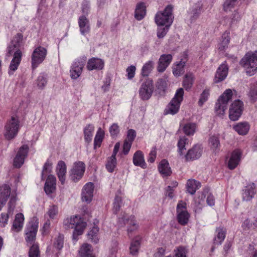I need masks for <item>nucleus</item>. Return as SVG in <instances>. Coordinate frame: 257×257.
<instances>
[{
    "label": "nucleus",
    "instance_id": "obj_1",
    "mask_svg": "<svg viewBox=\"0 0 257 257\" xmlns=\"http://www.w3.org/2000/svg\"><path fill=\"white\" fill-rule=\"evenodd\" d=\"M240 64L245 69L247 75H253L257 70V51L246 53L242 58Z\"/></svg>",
    "mask_w": 257,
    "mask_h": 257
},
{
    "label": "nucleus",
    "instance_id": "obj_2",
    "mask_svg": "<svg viewBox=\"0 0 257 257\" xmlns=\"http://www.w3.org/2000/svg\"><path fill=\"white\" fill-rule=\"evenodd\" d=\"M184 90L180 88L176 91L174 97L167 105L165 110L164 114L174 115L177 113L179 109L181 102L183 100Z\"/></svg>",
    "mask_w": 257,
    "mask_h": 257
},
{
    "label": "nucleus",
    "instance_id": "obj_3",
    "mask_svg": "<svg viewBox=\"0 0 257 257\" xmlns=\"http://www.w3.org/2000/svg\"><path fill=\"white\" fill-rule=\"evenodd\" d=\"M173 6L168 5L163 12H158L155 16V22L158 26L171 25L174 17L172 15Z\"/></svg>",
    "mask_w": 257,
    "mask_h": 257
},
{
    "label": "nucleus",
    "instance_id": "obj_4",
    "mask_svg": "<svg viewBox=\"0 0 257 257\" xmlns=\"http://www.w3.org/2000/svg\"><path fill=\"white\" fill-rule=\"evenodd\" d=\"M20 128V121L15 116H12L11 119L8 120L5 126L4 136L6 139L11 140L15 138Z\"/></svg>",
    "mask_w": 257,
    "mask_h": 257
},
{
    "label": "nucleus",
    "instance_id": "obj_5",
    "mask_svg": "<svg viewBox=\"0 0 257 257\" xmlns=\"http://www.w3.org/2000/svg\"><path fill=\"white\" fill-rule=\"evenodd\" d=\"M232 96V90L228 89L219 97L215 106V110L218 115H223L227 109L228 102L231 99Z\"/></svg>",
    "mask_w": 257,
    "mask_h": 257
},
{
    "label": "nucleus",
    "instance_id": "obj_6",
    "mask_svg": "<svg viewBox=\"0 0 257 257\" xmlns=\"http://www.w3.org/2000/svg\"><path fill=\"white\" fill-rule=\"evenodd\" d=\"M86 60V57L83 56L73 63L70 70V76L72 79H76L81 75Z\"/></svg>",
    "mask_w": 257,
    "mask_h": 257
},
{
    "label": "nucleus",
    "instance_id": "obj_7",
    "mask_svg": "<svg viewBox=\"0 0 257 257\" xmlns=\"http://www.w3.org/2000/svg\"><path fill=\"white\" fill-rule=\"evenodd\" d=\"M38 228V219L36 217H34L31 221H30L26 229V240L30 245H31L35 240Z\"/></svg>",
    "mask_w": 257,
    "mask_h": 257
},
{
    "label": "nucleus",
    "instance_id": "obj_8",
    "mask_svg": "<svg viewBox=\"0 0 257 257\" xmlns=\"http://www.w3.org/2000/svg\"><path fill=\"white\" fill-rule=\"evenodd\" d=\"M47 50L44 47H38L33 51L32 55V68L35 69L45 60L47 55Z\"/></svg>",
    "mask_w": 257,
    "mask_h": 257
},
{
    "label": "nucleus",
    "instance_id": "obj_9",
    "mask_svg": "<svg viewBox=\"0 0 257 257\" xmlns=\"http://www.w3.org/2000/svg\"><path fill=\"white\" fill-rule=\"evenodd\" d=\"M85 165L83 162H75L70 172V178L73 182L78 181L83 176Z\"/></svg>",
    "mask_w": 257,
    "mask_h": 257
},
{
    "label": "nucleus",
    "instance_id": "obj_10",
    "mask_svg": "<svg viewBox=\"0 0 257 257\" xmlns=\"http://www.w3.org/2000/svg\"><path fill=\"white\" fill-rule=\"evenodd\" d=\"M243 109V103L239 100H235L229 108V117L233 121L237 120L241 116Z\"/></svg>",
    "mask_w": 257,
    "mask_h": 257
},
{
    "label": "nucleus",
    "instance_id": "obj_11",
    "mask_svg": "<svg viewBox=\"0 0 257 257\" xmlns=\"http://www.w3.org/2000/svg\"><path fill=\"white\" fill-rule=\"evenodd\" d=\"M186 204L182 201H179L177 206V220L183 225L186 224L188 221L189 214L186 209Z\"/></svg>",
    "mask_w": 257,
    "mask_h": 257
},
{
    "label": "nucleus",
    "instance_id": "obj_12",
    "mask_svg": "<svg viewBox=\"0 0 257 257\" xmlns=\"http://www.w3.org/2000/svg\"><path fill=\"white\" fill-rule=\"evenodd\" d=\"M153 89L152 80L148 79L144 82L139 90V94L142 99L148 100L152 96Z\"/></svg>",
    "mask_w": 257,
    "mask_h": 257
},
{
    "label": "nucleus",
    "instance_id": "obj_13",
    "mask_svg": "<svg viewBox=\"0 0 257 257\" xmlns=\"http://www.w3.org/2000/svg\"><path fill=\"white\" fill-rule=\"evenodd\" d=\"M29 147L27 145H23L18 152L14 160V166L17 168H20L24 164V160L28 155Z\"/></svg>",
    "mask_w": 257,
    "mask_h": 257
},
{
    "label": "nucleus",
    "instance_id": "obj_14",
    "mask_svg": "<svg viewBox=\"0 0 257 257\" xmlns=\"http://www.w3.org/2000/svg\"><path fill=\"white\" fill-rule=\"evenodd\" d=\"M94 184L91 182L86 183L83 188L82 200L87 203H90L93 196Z\"/></svg>",
    "mask_w": 257,
    "mask_h": 257
},
{
    "label": "nucleus",
    "instance_id": "obj_15",
    "mask_svg": "<svg viewBox=\"0 0 257 257\" xmlns=\"http://www.w3.org/2000/svg\"><path fill=\"white\" fill-rule=\"evenodd\" d=\"M173 59L171 54H162L161 55L158 64L157 70L159 72H164L170 65Z\"/></svg>",
    "mask_w": 257,
    "mask_h": 257
},
{
    "label": "nucleus",
    "instance_id": "obj_16",
    "mask_svg": "<svg viewBox=\"0 0 257 257\" xmlns=\"http://www.w3.org/2000/svg\"><path fill=\"white\" fill-rule=\"evenodd\" d=\"M11 193V188L7 185L0 186V210L6 204Z\"/></svg>",
    "mask_w": 257,
    "mask_h": 257
},
{
    "label": "nucleus",
    "instance_id": "obj_17",
    "mask_svg": "<svg viewBox=\"0 0 257 257\" xmlns=\"http://www.w3.org/2000/svg\"><path fill=\"white\" fill-rule=\"evenodd\" d=\"M255 194V185L254 183H249L242 190V199L243 201H250Z\"/></svg>",
    "mask_w": 257,
    "mask_h": 257
},
{
    "label": "nucleus",
    "instance_id": "obj_18",
    "mask_svg": "<svg viewBox=\"0 0 257 257\" xmlns=\"http://www.w3.org/2000/svg\"><path fill=\"white\" fill-rule=\"evenodd\" d=\"M104 61L101 59L93 57L88 60L87 68L88 70H101L104 67Z\"/></svg>",
    "mask_w": 257,
    "mask_h": 257
},
{
    "label": "nucleus",
    "instance_id": "obj_19",
    "mask_svg": "<svg viewBox=\"0 0 257 257\" xmlns=\"http://www.w3.org/2000/svg\"><path fill=\"white\" fill-rule=\"evenodd\" d=\"M78 23L80 33L82 35H85L89 33L90 30V23L86 16H80L78 19Z\"/></svg>",
    "mask_w": 257,
    "mask_h": 257
},
{
    "label": "nucleus",
    "instance_id": "obj_20",
    "mask_svg": "<svg viewBox=\"0 0 257 257\" xmlns=\"http://www.w3.org/2000/svg\"><path fill=\"white\" fill-rule=\"evenodd\" d=\"M228 67L225 64L223 63L220 65L215 75L214 82L218 83L225 79L228 73Z\"/></svg>",
    "mask_w": 257,
    "mask_h": 257
},
{
    "label": "nucleus",
    "instance_id": "obj_21",
    "mask_svg": "<svg viewBox=\"0 0 257 257\" xmlns=\"http://www.w3.org/2000/svg\"><path fill=\"white\" fill-rule=\"evenodd\" d=\"M202 154V150L199 146L195 145L188 150L185 155L187 161L194 160L199 158Z\"/></svg>",
    "mask_w": 257,
    "mask_h": 257
},
{
    "label": "nucleus",
    "instance_id": "obj_22",
    "mask_svg": "<svg viewBox=\"0 0 257 257\" xmlns=\"http://www.w3.org/2000/svg\"><path fill=\"white\" fill-rule=\"evenodd\" d=\"M56 179L54 175H49L45 184V191L47 194H51L56 189Z\"/></svg>",
    "mask_w": 257,
    "mask_h": 257
},
{
    "label": "nucleus",
    "instance_id": "obj_23",
    "mask_svg": "<svg viewBox=\"0 0 257 257\" xmlns=\"http://www.w3.org/2000/svg\"><path fill=\"white\" fill-rule=\"evenodd\" d=\"M241 154V152L239 150H235L232 153L228 163V167L230 169H233L237 166L240 159Z\"/></svg>",
    "mask_w": 257,
    "mask_h": 257
},
{
    "label": "nucleus",
    "instance_id": "obj_24",
    "mask_svg": "<svg viewBox=\"0 0 257 257\" xmlns=\"http://www.w3.org/2000/svg\"><path fill=\"white\" fill-rule=\"evenodd\" d=\"M56 172L59 180L62 184H64L66 173V166L64 162L63 161L58 162L56 167Z\"/></svg>",
    "mask_w": 257,
    "mask_h": 257
},
{
    "label": "nucleus",
    "instance_id": "obj_25",
    "mask_svg": "<svg viewBox=\"0 0 257 257\" xmlns=\"http://www.w3.org/2000/svg\"><path fill=\"white\" fill-rule=\"evenodd\" d=\"M22 56L21 51H17L14 54L13 58L10 65V71L9 72L10 75L13 74L12 71H15L18 69L22 59Z\"/></svg>",
    "mask_w": 257,
    "mask_h": 257
},
{
    "label": "nucleus",
    "instance_id": "obj_26",
    "mask_svg": "<svg viewBox=\"0 0 257 257\" xmlns=\"http://www.w3.org/2000/svg\"><path fill=\"white\" fill-rule=\"evenodd\" d=\"M79 254L80 257H95L93 254V249L91 245L86 243L81 246L79 250Z\"/></svg>",
    "mask_w": 257,
    "mask_h": 257
},
{
    "label": "nucleus",
    "instance_id": "obj_27",
    "mask_svg": "<svg viewBox=\"0 0 257 257\" xmlns=\"http://www.w3.org/2000/svg\"><path fill=\"white\" fill-rule=\"evenodd\" d=\"M146 14V7L144 3H138L136 8L135 18L138 21L142 20Z\"/></svg>",
    "mask_w": 257,
    "mask_h": 257
},
{
    "label": "nucleus",
    "instance_id": "obj_28",
    "mask_svg": "<svg viewBox=\"0 0 257 257\" xmlns=\"http://www.w3.org/2000/svg\"><path fill=\"white\" fill-rule=\"evenodd\" d=\"M158 170L163 176H170L172 173L168 162L165 159L162 160L159 163Z\"/></svg>",
    "mask_w": 257,
    "mask_h": 257
},
{
    "label": "nucleus",
    "instance_id": "obj_29",
    "mask_svg": "<svg viewBox=\"0 0 257 257\" xmlns=\"http://www.w3.org/2000/svg\"><path fill=\"white\" fill-rule=\"evenodd\" d=\"M24 217L22 213H18L16 215L15 219L13 222L12 229L16 232L20 231L23 226Z\"/></svg>",
    "mask_w": 257,
    "mask_h": 257
},
{
    "label": "nucleus",
    "instance_id": "obj_30",
    "mask_svg": "<svg viewBox=\"0 0 257 257\" xmlns=\"http://www.w3.org/2000/svg\"><path fill=\"white\" fill-rule=\"evenodd\" d=\"M230 41L229 33L225 32L222 36L220 43L218 45V49L220 52L223 53L228 48Z\"/></svg>",
    "mask_w": 257,
    "mask_h": 257
},
{
    "label": "nucleus",
    "instance_id": "obj_31",
    "mask_svg": "<svg viewBox=\"0 0 257 257\" xmlns=\"http://www.w3.org/2000/svg\"><path fill=\"white\" fill-rule=\"evenodd\" d=\"M133 163L135 166H140L143 168H146V164L141 151H138L135 153L133 157Z\"/></svg>",
    "mask_w": 257,
    "mask_h": 257
},
{
    "label": "nucleus",
    "instance_id": "obj_32",
    "mask_svg": "<svg viewBox=\"0 0 257 257\" xmlns=\"http://www.w3.org/2000/svg\"><path fill=\"white\" fill-rule=\"evenodd\" d=\"M86 224L85 222H83L80 219L79 220L78 223L75 225L73 233V239L76 241L78 239V236L81 235L86 227Z\"/></svg>",
    "mask_w": 257,
    "mask_h": 257
},
{
    "label": "nucleus",
    "instance_id": "obj_33",
    "mask_svg": "<svg viewBox=\"0 0 257 257\" xmlns=\"http://www.w3.org/2000/svg\"><path fill=\"white\" fill-rule=\"evenodd\" d=\"M250 128V125L247 122H241L233 126V129L240 135H246Z\"/></svg>",
    "mask_w": 257,
    "mask_h": 257
},
{
    "label": "nucleus",
    "instance_id": "obj_34",
    "mask_svg": "<svg viewBox=\"0 0 257 257\" xmlns=\"http://www.w3.org/2000/svg\"><path fill=\"white\" fill-rule=\"evenodd\" d=\"M200 187L201 183L194 179H189L187 182V191L190 194H194L196 190Z\"/></svg>",
    "mask_w": 257,
    "mask_h": 257
},
{
    "label": "nucleus",
    "instance_id": "obj_35",
    "mask_svg": "<svg viewBox=\"0 0 257 257\" xmlns=\"http://www.w3.org/2000/svg\"><path fill=\"white\" fill-rule=\"evenodd\" d=\"M186 61L182 59L179 63L174 64L173 67V73L176 76H180L184 73V67Z\"/></svg>",
    "mask_w": 257,
    "mask_h": 257
},
{
    "label": "nucleus",
    "instance_id": "obj_36",
    "mask_svg": "<svg viewBox=\"0 0 257 257\" xmlns=\"http://www.w3.org/2000/svg\"><path fill=\"white\" fill-rule=\"evenodd\" d=\"M133 223L136 224H138L135 219V216L133 215H131L129 217L124 216L121 218H119L118 221V225L121 227H122L125 225H127V226H133Z\"/></svg>",
    "mask_w": 257,
    "mask_h": 257
},
{
    "label": "nucleus",
    "instance_id": "obj_37",
    "mask_svg": "<svg viewBox=\"0 0 257 257\" xmlns=\"http://www.w3.org/2000/svg\"><path fill=\"white\" fill-rule=\"evenodd\" d=\"M48 82L47 75L44 73L39 74L36 80V84L39 89L42 90L46 87Z\"/></svg>",
    "mask_w": 257,
    "mask_h": 257
},
{
    "label": "nucleus",
    "instance_id": "obj_38",
    "mask_svg": "<svg viewBox=\"0 0 257 257\" xmlns=\"http://www.w3.org/2000/svg\"><path fill=\"white\" fill-rule=\"evenodd\" d=\"M194 80V76L192 73L188 72L186 74L183 81V86L186 90L189 89L192 86Z\"/></svg>",
    "mask_w": 257,
    "mask_h": 257
},
{
    "label": "nucleus",
    "instance_id": "obj_39",
    "mask_svg": "<svg viewBox=\"0 0 257 257\" xmlns=\"http://www.w3.org/2000/svg\"><path fill=\"white\" fill-rule=\"evenodd\" d=\"M209 145L213 153H216L219 150L220 142L219 139L215 136H212L209 140Z\"/></svg>",
    "mask_w": 257,
    "mask_h": 257
},
{
    "label": "nucleus",
    "instance_id": "obj_40",
    "mask_svg": "<svg viewBox=\"0 0 257 257\" xmlns=\"http://www.w3.org/2000/svg\"><path fill=\"white\" fill-rule=\"evenodd\" d=\"M94 130V127L92 124H88L84 129V140L87 143H89L92 141L93 132Z\"/></svg>",
    "mask_w": 257,
    "mask_h": 257
},
{
    "label": "nucleus",
    "instance_id": "obj_41",
    "mask_svg": "<svg viewBox=\"0 0 257 257\" xmlns=\"http://www.w3.org/2000/svg\"><path fill=\"white\" fill-rule=\"evenodd\" d=\"M80 219L77 216H71L64 220L63 224L66 228H73Z\"/></svg>",
    "mask_w": 257,
    "mask_h": 257
},
{
    "label": "nucleus",
    "instance_id": "obj_42",
    "mask_svg": "<svg viewBox=\"0 0 257 257\" xmlns=\"http://www.w3.org/2000/svg\"><path fill=\"white\" fill-rule=\"evenodd\" d=\"M140 243L141 238L140 237H137L132 241L130 247V253L132 255H136L138 253L140 246Z\"/></svg>",
    "mask_w": 257,
    "mask_h": 257
},
{
    "label": "nucleus",
    "instance_id": "obj_43",
    "mask_svg": "<svg viewBox=\"0 0 257 257\" xmlns=\"http://www.w3.org/2000/svg\"><path fill=\"white\" fill-rule=\"evenodd\" d=\"M104 133L99 128L97 132L94 140V148L96 149L97 147H99L103 141L104 138Z\"/></svg>",
    "mask_w": 257,
    "mask_h": 257
},
{
    "label": "nucleus",
    "instance_id": "obj_44",
    "mask_svg": "<svg viewBox=\"0 0 257 257\" xmlns=\"http://www.w3.org/2000/svg\"><path fill=\"white\" fill-rule=\"evenodd\" d=\"M98 231L99 228L93 226L87 234L88 239L94 243H97L98 242L99 239L97 236Z\"/></svg>",
    "mask_w": 257,
    "mask_h": 257
},
{
    "label": "nucleus",
    "instance_id": "obj_45",
    "mask_svg": "<svg viewBox=\"0 0 257 257\" xmlns=\"http://www.w3.org/2000/svg\"><path fill=\"white\" fill-rule=\"evenodd\" d=\"M217 234L214 239V243L220 245L222 243L225 237V231L223 228H218L216 230Z\"/></svg>",
    "mask_w": 257,
    "mask_h": 257
},
{
    "label": "nucleus",
    "instance_id": "obj_46",
    "mask_svg": "<svg viewBox=\"0 0 257 257\" xmlns=\"http://www.w3.org/2000/svg\"><path fill=\"white\" fill-rule=\"evenodd\" d=\"M154 66L152 61H149L146 63L142 69V75L143 76H148L152 71Z\"/></svg>",
    "mask_w": 257,
    "mask_h": 257
},
{
    "label": "nucleus",
    "instance_id": "obj_47",
    "mask_svg": "<svg viewBox=\"0 0 257 257\" xmlns=\"http://www.w3.org/2000/svg\"><path fill=\"white\" fill-rule=\"evenodd\" d=\"M188 139L185 137H182L179 140L178 142V153L180 156L183 155V151L186 149L185 146L188 144Z\"/></svg>",
    "mask_w": 257,
    "mask_h": 257
},
{
    "label": "nucleus",
    "instance_id": "obj_48",
    "mask_svg": "<svg viewBox=\"0 0 257 257\" xmlns=\"http://www.w3.org/2000/svg\"><path fill=\"white\" fill-rule=\"evenodd\" d=\"M195 128L196 125L195 123H188L184 126L183 131L186 135L190 136L194 133Z\"/></svg>",
    "mask_w": 257,
    "mask_h": 257
},
{
    "label": "nucleus",
    "instance_id": "obj_49",
    "mask_svg": "<svg viewBox=\"0 0 257 257\" xmlns=\"http://www.w3.org/2000/svg\"><path fill=\"white\" fill-rule=\"evenodd\" d=\"M64 244V236L59 234V235L55 238L54 242V246L58 250L61 249Z\"/></svg>",
    "mask_w": 257,
    "mask_h": 257
},
{
    "label": "nucleus",
    "instance_id": "obj_50",
    "mask_svg": "<svg viewBox=\"0 0 257 257\" xmlns=\"http://www.w3.org/2000/svg\"><path fill=\"white\" fill-rule=\"evenodd\" d=\"M29 257H40L39 248L37 244H33L30 248L29 252Z\"/></svg>",
    "mask_w": 257,
    "mask_h": 257
},
{
    "label": "nucleus",
    "instance_id": "obj_51",
    "mask_svg": "<svg viewBox=\"0 0 257 257\" xmlns=\"http://www.w3.org/2000/svg\"><path fill=\"white\" fill-rule=\"evenodd\" d=\"M116 164V158L110 157L106 164V168L109 172H112L114 171Z\"/></svg>",
    "mask_w": 257,
    "mask_h": 257
},
{
    "label": "nucleus",
    "instance_id": "obj_52",
    "mask_svg": "<svg viewBox=\"0 0 257 257\" xmlns=\"http://www.w3.org/2000/svg\"><path fill=\"white\" fill-rule=\"evenodd\" d=\"M58 213V208L56 205L51 206L47 211V214L51 219H54Z\"/></svg>",
    "mask_w": 257,
    "mask_h": 257
},
{
    "label": "nucleus",
    "instance_id": "obj_53",
    "mask_svg": "<svg viewBox=\"0 0 257 257\" xmlns=\"http://www.w3.org/2000/svg\"><path fill=\"white\" fill-rule=\"evenodd\" d=\"M156 87L161 91H165L167 87V80L166 78H160L157 82Z\"/></svg>",
    "mask_w": 257,
    "mask_h": 257
},
{
    "label": "nucleus",
    "instance_id": "obj_54",
    "mask_svg": "<svg viewBox=\"0 0 257 257\" xmlns=\"http://www.w3.org/2000/svg\"><path fill=\"white\" fill-rule=\"evenodd\" d=\"M249 96L252 102H255L257 100V83L251 86Z\"/></svg>",
    "mask_w": 257,
    "mask_h": 257
},
{
    "label": "nucleus",
    "instance_id": "obj_55",
    "mask_svg": "<svg viewBox=\"0 0 257 257\" xmlns=\"http://www.w3.org/2000/svg\"><path fill=\"white\" fill-rule=\"evenodd\" d=\"M209 95V92L208 90H204L200 95V99L198 101V104L201 106L206 102Z\"/></svg>",
    "mask_w": 257,
    "mask_h": 257
},
{
    "label": "nucleus",
    "instance_id": "obj_56",
    "mask_svg": "<svg viewBox=\"0 0 257 257\" xmlns=\"http://www.w3.org/2000/svg\"><path fill=\"white\" fill-rule=\"evenodd\" d=\"M18 44H11L8 47V53L7 56H10L14 53L15 54L17 51H21L19 49Z\"/></svg>",
    "mask_w": 257,
    "mask_h": 257
},
{
    "label": "nucleus",
    "instance_id": "obj_57",
    "mask_svg": "<svg viewBox=\"0 0 257 257\" xmlns=\"http://www.w3.org/2000/svg\"><path fill=\"white\" fill-rule=\"evenodd\" d=\"M236 1L237 0H225L223 4L224 10L226 12L230 11L235 6Z\"/></svg>",
    "mask_w": 257,
    "mask_h": 257
},
{
    "label": "nucleus",
    "instance_id": "obj_58",
    "mask_svg": "<svg viewBox=\"0 0 257 257\" xmlns=\"http://www.w3.org/2000/svg\"><path fill=\"white\" fill-rule=\"evenodd\" d=\"M170 25H165L164 27H160L157 30V37L159 38H163L166 35Z\"/></svg>",
    "mask_w": 257,
    "mask_h": 257
},
{
    "label": "nucleus",
    "instance_id": "obj_59",
    "mask_svg": "<svg viewBox=\"0 0 257 257\" xmlns=\"http://www.w3.org/2000/svg\"><path fill=\"white\" fill-rule=\"evenodd\" d=\"M13 214V212H11V213H9V210L7 213H2L1 214V216L0 217V223L3 224V226H5V225L8 223L9 216L12 215Z\"/></svg>",
    "mask_w": 257,
    "mask_h": 257
},
{
    "label": "nucleus",
    "instance_id": "obj_60",
    "mask_svg": "<svg viewBox=\"0 0 257 257\" xmlns=\"http://www.w3.org/2000/svg\"><path fill=\"white\" fill-rule=\"evenodd\" d=\"M121 201L122 200L120 197L118 196H116L115 197L114 202L113 203V211L116 214L120 210Z\"/></svg>",
    "mask_w": 257,
    "mask_h": 257
},
{
    "label": "nucleus",
    "instance_id": "obj_61",
    "mask_svg": "<svg viewBox=\"0 0 257 257\" xmlns=\"http://www.w3.org/2000/svg\"><path fill=\"white\" fill-rule=\"evenodd\" d=\"M174 252L175 257H186V249L184 247L179 246Z\"/></svg>",
    "mask_w": 257,
    "mask_h": 257
},
{
    "label": "nucleus",
    "instance_id": "obj_62",
    "mask_svg": "<svg viewBox=\"0 0 257 257\" xmlns=\"http://www.w3.org/2000/svg\"><path fill=\"white\" fill-rule=\"evenodd\" d=\"M52 168V164L47 162L44 167L43 169L42 172V179H44V178L45 175H46L48 173H49L51 172Z\"/></svg>",
    "mask_w": 257,
    "mask_h": 257
},
{
    "label": "nucleus",
    "instance_id": "obj_63",
    "mask_svg": "<svg viewBox=\"0 0 257 257\" xmlns=\"http://www.w3.org/2000/svg\"><path fill=\"white\" fill-rule=\"evenodd\" d=\"M136 67L135 66L132 65L129 66L126 69L127 77L128 79H132L135 74Z\"/></svg>",
    "mask_w": 257,
    "mask_h": 257
},
{
    "label": "nucleus",
    "instance_id": "obj_64",
    "mask_svg": "<svg viewBox=\"0 0 257 257\" xmlns=\"http://www.w3.org/2000/svg\"><path fill=\"white\" fill-rule=\"evenodd\" d=\"M119 127L116 123H113L109 127V132L111 136H115L119 133Z\"/></svg>",
    "mask_w": 257,
    "mask_h": 257
}]
</instances>
